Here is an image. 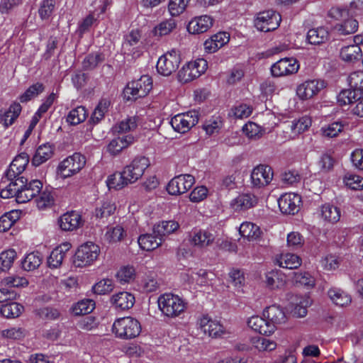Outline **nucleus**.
Returning a JSON list of instances; mask_svg holds the SVG:
<instances>
[{"label":"nucleus","mask_w":363,"mask_h":363,"mask_svg":"<svg viewBox=\"0 0 363 363\" xmlns=\"http://www.w3.org/2000/svg\"><path fill=\"white\" fill-rule=\"evenodd\" d=\"M157 303L162 313L169 318L180 315L185 311L187 305L182 298L172 293L160 295Z\"/></svg>","instance_id":"1"},{"label":"nucleus","mask_w":363,"mask_h":363,"mask_svg":"<svg viewBox=\"0 0 363 363\" xmlns=\"http://www.w3.org/2000/svg\"><path fill=\"white\" fill-rule=\"evenodd\" d=\"M85 164V157L79 152H75L58 164L56 173L62 179L70 178L79 173Z\"/></svg>","instance_id":"2"},{"label":"nucleus","mask_w":363,"mask_h":363,"mask_svg":"<svg viewBox=\"0 0 363 363\" xmlns=\"http://www.w3.org/2000/svg\"><path fill=\"white\" fill-rule=\"evenodd\" d=\"M99 254V246L92 242H87L77 250L73 264L77 267L90 266L98 259Z\"/></svg>","instance_id":"3"},{"label":"nucleus","mask_w":363,"mask_h":363,"mask_svg":"<svg viewBox=\"0 0 363 363\" xmlns=\"http://www.w3.org/2000/svg\"><path fill=\"white\" fill-rule=\"evenodd\" d=\"M152 88V80L149 75H143L139 79L129 82L123 90L124 97L130 100L145 96Z\"/></svg>","instance_id":"4"},{"label":"nucleus","mask_w":363,"mask_h":363,"mask_svg":"<svg viewBox=\"0 0 363 363\" xmlns=\"http://www.w3.org/2000/svg\"><path fill=\"white\" fill-rule=\"evenodd\" d=\"M207 68L208 62L203 58L189 62L179 71L178 80L184 84L189 82L200 77L206 71Z\"/></svg>","instance_id":"5"},{"label":"nucleus","mask_w":363,"mask_h":363,"mask_svg":"<svg viewBox=\"0 0 363 363\" xmlns=\"http://www.w3.org/2000/svg\"><path fill=\"white\" fill-rule=\"evenodd\" d=\"M150 164V162L147 157L140 156L135 157L128 165H126L122 172L123 179L128 183V185L133 184L140 179Z\"/></svg>","instance_id":"6"},{"label":"nucleus","mask_w":363,"mask_h":363,"mask_svg":"<svg viewBox=\"0 0 363 363\" xmlns=\"http://www.w3.org/2000/svg\"><path fill=\"white\" fill-rule=\"evenodd\" d=\"M113 332L121 338H133L141 331L138 319H116L113 324Z\"/></svg>","instance_id":"7"},{"label":"nucleus","mask_w":363,"mask_h":363,"mask_svg":"<svg viewBox=\"0 0 363 363\" xmlns=\"http://www.w3.org/2000/svg\"><path fill=\"white\" fill-rule=\"evenodd\" d=\"M181 56L178 50L172 49L162 55L157 60V70L163 76H169L179 67Z\"/></svg>","instance_id":"8"},{"label":"nucleus","mask_w":363,"mask_h":363,"mask_svg":"<svg viewBox=\"0 0 363 363\" xmlns=\"http://www.w3.org/2000/svg\"><path fill=\"white\" fill-rule=\"evenodd\" d=\"M198 121L199 116L197 112L189 111L173 116L171 118L170 124L176 132L186 133L196 125Z\"/></svg>","instance_id":"9"},{"label":"nucleus","mask_w":363,"mask_h":363,"mask_svg":"<svg viewBox=\"0 0 363 363\" xmlns=\"http://www.w3.org/2000/svg\"><path fill=\"white\" fill-rule=\"evenodd\" d=\"M326 86L327 82L323 79H308L297 86L296 95L302 101L308 100L316 96Z\"/></svg>","instance_id":"10"},{"label":"nucleus","mask_w":363,"mask_h":363,"mask_svg":"<svg viewBox=\"0 0 363 363\" xmlns=\"http://www.w3.org/2000/svg\"><path fill=\"white\" fill-rule=\"evenodd\" d=\"M19 191L17 195V202L24 203L38 195L42 190L43 184L40 180L34 179L27 183L24 177H20Z\"/></svg>","instance_id":"11"},{"label":"nucleus","mask_w":363,"mask_h":363,"mask_svg":"<svg viewBox=\"0 0 363 363\" xmlns=\"http://www.w3.org/2000/svg\"><path fill=\"white\" fill-rule=\"evenodd\" d=\"M281 22V16L273 10H267L257 14L255 20V27L264 32L277 29Z\"/></svg>","instance_id":"12"},{"label":"nucleus","mask_w":363,"mask_h":363,"mask_svg":"<svg viewBox=\"0 0 363 363\" xmlns=\"http://www.w3.org/2000/svg\"><path fill=\"white\" fill-rule=\"evenodd\" d=\"M194 183L195 179L192 175L180 174L169 182L167 191L171 195H181L187 192Z\"/></svg>","instance_id":"13"},{"label":"nucleus","mask_w":363,"mask_h":363,"mask_svg":"<svg viewBox=\"0 0 363 363\" xmlns=\"http://www.w3.org/2000/svg\"><path fill=\"white\" fill-rule=\"evenodd\" d=\"M216 238V232L212 229H199L191 233L189 241L192 246L204 249L213 245Z\"/></svg>","instance_id":"14"},{"label":"nucleus","mask_w":363,"mask_h":363,"mask_svg":"<svg viewBox=\"0 0 363 363\" xmlns=\"http://www.w3.org/2000/svg\"><path fill=\"white\" fill-rule=\"evenodd\" d=\"M299 65L293 57H286L275 62L271 67V72L274 77H283L298 72Z\"/></svg>","instance_id":"15"},{"label":"nucleus","mask_w":363,"mask_h":363,"mask_svg":"<svg viewBox=\"0 0 363 363\" xmlns=\"http://www.w3.org/2000/svg\"><path fill=\"white\" fill-rule=\"evenodd\" d=\"M301 202V196L294 193L284 194L278 200L280 211L283 213L291 215L299 211Z\"/></svg>","instance_id":"16"},{"label":"nucleus","mask_w":363,"mask_h":363,"mask_svg":"<svg viewBox=\"0 0 363 363\" xmlns=\"http://www.w3.org/2000/svg\"><path fill=\"white\" fill-rule=\"evenodd\" d=\"M273 178V171L269 166L260 164L255 167L251 173L252 184L255 187L267 186Z\"/></svg>","instance_id":"17"},{"label":"nucleus","mask_w":363,"mask_h":363,"mask_svg":"<svg viewBox=\"0 0 363 363\" xmlns=\"http://www.w3.org/2000/svg\"><path fill=\"white\" fill-rule=\"evenodd\" d=\"M57 223L62 230L73 231L83 225V220L79 212L72 211L62 214Z\"/></svg>","instance_id":"18"},{"label":"nucleus","mask_w":363,"mask_h":363,"mask_svg":"<svg viewBox=\"0 0 363 363\" xmlns=\"http://www.w3.org/2000/svg\"><path fill=\"white\" fill-rule=\"evenodd\" d=\"M311 125V119L308 116L294 119L287 125L286 131H284L286 135L284 138L286 140H293L307 130Z\"/></svg>","instance_id":"19"},{"label":"nucleus","mask_w":363,"mask_h":363,"mask_svg":"<svg viewBox=\"0 0 363 363\" xmlns=\"http://www.w3.org/2000/svg\"><path fill=\"white\" fill-rule=\"evenodd\" d=\"M258 203V198L252 193H242L230 202L231 208L237 212L247 211L254 208Z\"/></svg>","instance_id":"20"},{"label":"nucleus","mask_w":363,"mask_h":363,"mask_svg":"<svg viewBox=\"0 0 363 363\" xmlns=\"http://www.w3.org/2000/svg\"><path fill=\"white\" fill-rule=\"evenodd\" d=\"M29 162L26 153H21L17 155L11 163L5 174L7 179H14L21 177L20 174L25 170Z\"/></svg>","instance_id":"21"},{"label":"nucleus","mask_w":363,"mask_h":363,"mask_svg":"<svg viewBox=\"0 0 363 363\" xmlns=\"http://www.w3.org/2000/svg\"><path fill=\"white\" fill-rule=\"evenodd\" d=\"M111 303L115 309L123 311L131 308L135 303V296L127 291H121L111 297Z\"/></svg>","instance_id":"22"},{"label":"nucleus","mask_w":363,"mask_h":363,"mask_svg":"<svg viewBox=\"0 0 363 363\" xmlns=\"http://www.w3.org/2000/svg\"><path fill=\"white\" fill-rule=\"evenodd\" d=\"M70 247V243L65 242L53 249L48 257V266L52 269L59 268L62 265L66 254Z\"/></svg>","instance_id":"23"},{"label":"nucleus","mask_w":363,"mask_h":363,"mask_svg":"<svg viewBox=\"0 0 363 363\" xmlns=\"http://www.w3.org/2000/svg\"><path fill=\"white\" fill-rule=\"evenodd\" d=\"M213 18L208 15L195 17L189 23L187 30L193 34L203 33L213 26Z\"/></svg>","instance_id":"24"},{"label":"nucleus","mask_w":363,"mask_h":363,"mask_svg":"<svg viewBox=\"0 0 363 363\" xmlns=\"http://www.w3.org/2000/svg\"><path fill=\"white\" fill-rule=\"evenodd\" d=\"M54 152L55 146L52 144L46 143L40 145L32 158V164L35 167L41 165L52 157Z\"/></svg>","instance_id":"25"},{"label":"nucleus","mask_w":363,"mask_h":363,"mask_svg":"<svg viewBox=\"0 0 363 363\" xmlns=\"http://www.w3.org/2000/svg\"><path fill=\"white\" fill-rule=\"evenodd\" d=\"M247 325L264 335H270L276 329L273 319H248Z\"/></svg>","instance_id":"26"},{"label":"nucleus","mask_w":363,"mask_h":363,"mask_svg":"<svg viewBox=\"0 0 363 363\" xmlns=\"http://www.w3.org/2000/svg\"><path fill=\"white\" fill-rule=\"evenodd\" d=\"M19 180L20 177L14 179H7L5 174L0 184V196L2 199L15 197L16 201H17V195L19 191Z\"/></svg>","instance_id":"27"},{"label":"nucleus","mask_w":363,"mask_h":363,"mask_svg":"<svg viewBox=\"0 0 363 363\" xmlns=\"http://www.w3.org/2000/svg\"><path fill=\"white\" fill-rule=\"evenodd\" d=\"M200 326L204 333L211 337H220L225 332V328L218 319H201Z\"/></svg>","instance_id":"28"},{"label":"nucleus","mask_w":363,"mask_h":363,"mask_svg":"<svg viewBox=\"0 0 363 363\" xmlns=\"http://www.w3.org/2000/svg\"><path fill=\"white\" fill-rule=\"evenodd\" d=\"M275 262L280 267L293 269L301 265V258L291 252H282L276 256Z\"/></svg>","instance_id":"29"},{"label":"nucleus","mask_w":363,"mask_h":363,"mask_svg":"<svg viewBox=\"0 0 363 363\" xmlns=\"http://www.w3.org/2000/svg\"><path fill=\"white\" fill-rule=\"evenodd\" d=\"M134 141L132 135L118 137L109 142L106 146L107 152L111 155H118L123 149L128 147Z\"/></svg>","instance_id":"30"},{"label":"nucleus","mask_w":363,"mask_h":363,"mask_svg":"<svg viewBox=\"0 0 363 363\" xmlns=\"http://www.w3.org/2000/svg\"><path fill=\"white\" fill-rule=\"evenodd\" d=\"M319 216L325 222L335 223L340 220L341 213L338 207L328 203L320 207Z\"/></svg>","instance_id":"31"},{"label":"nucleus","mask_w":363,"mask_h":363,"mask_svg":"<svg viewBox=\"0 0 363 363\" xmlns=\"http://www.w3.org/2000/svg\"><path fill=\"white\" fill-rule=\"evenodd\" d=\"M360 43L343 46L340 50V57L345 62H354L362 58V51Z\"/></svg>","instance_id":"32"},{"label":"nucleus","mask_w":363,"mask_h":363,"mask_svg":"<svg viewBox=\"0 0 363 363\" xmlns=\"http://www.w3.org/2000/svg\"><path fill=\"white\" fill-rule=\"evenodd\" d=\"M138 242L141 249L146 251L153 250L161 245L162 238L157 234H143L138 239Z\"/></svg>","instance_id":"33"},{"label":"nucleus","mask_w":363,"mask_h":363,"mask_svg":"<svg viewBox=\"0 0 363 363\" xmlns=\"http://www.w3.org/2000/svg\"><path fill=\"white\" fill-rule=\"evenodd\" d=\"M43 262V255L38 251L31 252L26 255L22 260V268L28 272L37 269Z\"/></svg>","instance_id":"34"},{"label":"nucleus","mask_w":363,"mask_h":363,"mask_svg":"<svg viewBox=\"0 0 363 363\" xmlns=\"http://www.w3.org/2000/svg\"><path fill=\"white\" fill-rule=\"evenodd\" d=\"M239 233L242 237L247 238L248 240H255L261 235L259 227L249 221H245L240 224Z\"/></svg>","instance_id":"35"},{"label":"nucleus","mask_w":363,"mask_h":363,"mask_svg":"<svg viewBox=\"0 0 363 363\" xmlns=\"http://www.w3.org/2000/svg\"><path fill=\"white\" fill-rule=\"evenodd\" d=\"M116 209V204L112 201L106 199L96 207L94 216L100 220H106L115 213Z\"/></svg>","instance_id":"36"},{"label":"nucleus","mask_w":363,"mask_h":363,"mask_svg":"<svg viewBox=\"0 0 363 363\" xmlns=\"http://www.w3.org/2000/svg\"><path fill=\"white\" fill-rule=\"evenodd\" d=\"M266 284L272 289H281L286 284L285 275L279 270H272L266 274Z\"/></svg>","instance_id":"37"},{"label":"nucleus","mask_w":363,"mask_h":363,"mask_svg":"<svg viewBox=\"0 0 363 363\" xmlns=\"http://www.w3.org/2000/svg\"><path fill=\"white\" fill-rule=\"evenodd\" d=\"M363 96V91H358L356 89H350L341 91L337 96V101L339 105L345 106L347 104H354L357 99Z\"/></svg>","instance_id":"38"},{"label":"nucleus","mask_w":363,"mask_h":363,"mask_svg":"<svg viewBox=\"0 0 363 363\" xmlns=\"http://www.w3.org/2000/svg\"><path fill=\"white\" fill-rule=\"evenodd\" d=\"M328 36V31L323 27H319L309 30L306 39L310 44L320 45L326 42Z\"/></svg>","instance_id":"39"},{"label":"nucleus","mask_w":363,"mask_h":363,"mask_svg":"<svg viewBox=\"0 0 363 363\" xmlns=\"http://www.w3.org/2000/svg\"><path fill=\"white\" fill-rule=\"evenodd\" d=\"M21 106L19 103L14 102L10 105L7 111L2 112L1 121L5 128L11 125L21 112Z\"/></svg>","instance_id":"40"},{"label":"nucleus","mask_w":363,"mask_h":363,"mask_svg":"<svg viewBox=\"0 0 363 363\" xmlns=\"http://www.w3.org/2000/svg\"><path fill=\"white\" fill-rule=\"evenodd\" d=\"M328 294L333 303L340 307L346 306L352 301L350 295L340 289H330Z\"/></svg>","instance_id":"41"},{"label":"nucleus","mask_w":363,"mask_h":363,"mask_svg":"<svg viewBox=\"0 0 363 363\" xmlns=\"http://www.w3.org/2000/svg\"><path fill=\"white\" fill-rule=\"evenodd\" d=\"M294 283L298 286L311 289L315 286V279L308 272H295L293 277Z\"/></svg>","instance_id":"42"},{"label":"nucleus","mask_w":363,"mask_h":363,"mask_svg":"<svg viewBox=\"0 0 363 363\" xmlns=\"http://www.w3.org/2000/svg\"><path fill=\"white\" fill-rule=\"evenodd\" d=\"M179 228V224L175 220H164L154 227V233L157 234L162 238L163 236L169 235Z\"/></svg>","instance_id":"43"},{"label":"nucleus","mask_w":363,"mask_h":363,"mask_svg":"<svg viewBox=\"0 0 363 363\" xmlns=\"http://www.w3.org/2000/svg\"><path fill=\"white\" fill-rule=\"evenodd\" d=\"M35 202L38 208L40 210L50 208L55 203L53 192L48 189H44L40 192Z\"/></svg>","instance_id":"44"},{"label":"nucleus","mask_w":363,"mask_h":363,"mask_svg":"<svg viewBox=\"0 0 363 363\" xmlns=\"http://www.w3.org/2000/svg\"><path fill=\"white\" fill-rule=\"evenodd\" d=\"M23 311V306L16 302L4 304L0 308V314L4 318H18Z\"/></svg>","instance_id":"45"},{"label":"nucleus","mask_w":363,"mask_h":363,"mask_svg":"<svg viewBox=\"0 0 363 363\" xmlns=\"http://www.w3.org/2000/svg\"><path fill=\"white\" fill-rule=\"evenodd\" d=\"M95 308V302L91 299H84L77 302L72 307L74 315H85L93 311Z\"/></svg>","instance_id":"46"},{"label":"nucleus","mask_w":363,"mask_h":363,"mask_svg":"<svg viewBox=\"0 0 363 363\" xmlns=\"http://www.w3.org/2000/svg\"><path fill=\"white\" fill-rule=\"evenodd\" d=\"M20 213L18 211H11L4 213L0 217V232H6L19 219Z\"/></svg>","instance_id":"47"},{"label":"nucleus","mask_w":363,"mask_h":363,"mask_svg":"<svg viewBox=\"0 0 363 363\" xmlns=\"http://www.w3.org/2000/svg\"><path fill=\"white\" fill-rule=\"evenodd\" d=\"M358 22L349 14V17L345 18L337 26V30L342 35H349L355 33L358 29Z\"/></svg>","instance_id":"48"},{"label":"nucleus","mask_w":363,"mask_h":363,"mask_svg":"<svg viewBox=\"0 0 363 363\" xmlns=\"http://www.w3.org/2000/svg\"><path fill=\"white\" fill-rule=\"evenodd\" d=\"M87 111L82 106H77L69 111L67 116V122L71 125H78L85 121Z\"/></svg>","instance_id":"49"},{"label":"nucleus","mask_w":363,"mask_h":363,"mask_svg":"<svg viewBox=\"0 0 363 363\" xmlns=\"http://www.w3.org/2000/svg\"><path fill=\"white\" fill-rule=\"evenodd\" d=\"M345 124L341 121H335L321 127L320 132L323 137H337L343 130Z\"/></svg>","instance_id":"50"},{"label":"nucleus","mask_w":363,"mask_h":363,"mask_svg":"<svg viewBox=\"0 0 363 363\" xmlns=\"http://www.w3.org/2000/svg\"><path fill=\"white\" fill-rule=\"evenodd\" d=\"M16 257L17 254L13 249L1 252L0 254V269L1 271L9 270L12 267Z\"/></svg>","instance_id":"51"},{"label":"nucleus","mask_w":363,"mask_h":363,"mask_svg":"<svg viewBox=\"0 0 363 363\" xmlns=\"http://www.w3.org/2000/svg\"><path fill=\"white\" fill-rule=\"evenodd\" d=\"M343 183L352 190H363V177L359 175L347 173L343 177Z\"/></svg>","instance_id":"52"},{"label":"nucleus","mask_w":363,"mask_h":363,"mask_svg":"<svg viewBox=\"0 0 363 363\" xmlns=\"http://www.w3.org/2000/svg\"><path fill=\"white\" fill-rule=\"evenodd\" d=\"M110 104V101L106 99H103L99 102L90 118L93 123H98L104 118L105 113L108 111Z\"/></svg>","instance_id":"53"},{"label":"nucleus","mask_w":363,"mask_h":363,"mask_svg":"<svg viewBox=\"0 0 363 363\" xmlns=\"http://www.w3.org/2000/svg\"><path fill=\"white\" fill-rule=\"evenodd\" d=\"M137 127V121L135 117H130L122 120L113 127L115 133H125L134 130Z\"/></svg>","instance_id":"54"},{"label":"nucleus","mask_w":363,"mask_h":363,"mask_svg":"<svg viewBox=\"0 0 363 363\" xmlns=\"http://www.w3.org/2000/svg\"><path fill=\"white\" fill-rule=\"evenodd\" d=\"M108 189L119 190L128 186V183L123 179L122 171L119 173H115L108 177L106 181Z\"/></svg>","instance_id":"55"},{"label":"nucleus","mask_w":363,"mask_h":363,"mask_svg":"<svg viewBox=\"0 0 363 363\" xmlns=\"http://www.w3.org/2000/svg\"><path fill=\"white\" fill-rule=\"evenodd\" d=\"M160 286L157 276L154 274H147L141 281L140 287L146 293L156 291Z\"/></svg>","instance_id":"56"},{"label":"nucleus","mask_w":363,"mask_h":363,"mask_svg":"<svg viewBox=\"0 0 363 363\" xmlns=\"http://www.w3.org/2000/svg\"><path fill=\"white\" fill-rule=\"evenodd\" d=\"M125 232L121 225L108 228L105 233V239L110 243L120 242L124 238Z\"/></svg>","instance_id":"57"},{"label":"nucleus","mask_w":363,"mask_h":363,"mask_svg":"<svg viewBox=\"0 0 363 363\" xmlns=\"http://www.w3.org/2000/svg\"><path fill=\"white\" fill-rule=\"evenodd\" d=\"M312 303V300L308 296L302 298L291 312L292 318H304L307 315V308Z\"/></svg>","instance_id":"58"},{"label":"nucleus","mask_w":363,"mask_h":363,"mask_svg":"<svg viewBox=\"0 0 363 363\" xmlns=\"http://www.w3.org/2000/svg\"><path fill=\"white\" fill-rule=\"evenodd\" d=\"M44 91V85L42 83L37 82L29 86L26 91L20 96V101L22 103L27 102L30 99L38 96Z\"/></svg>","instance_id":"59"},{"label":"nucleus","mask_w":363,"mask_h":363,"mask_svg":"<svg viewBox=\"0 0 363 363\" xmlns=\"http://www.w3.org/2000/svg\"><path fill=\"white\" fill-rule=\"evenodd\" d=\"M113 289L114 283L111 279H103L96 283L92 287L94 293L99 295L109 294Z\"/></svg>","instance_id":"60"},{"label":"nucleus","mask_w":363,"mask_h":363,"mask_svg":"<svg viewBox=\"0 0 363 363\" xmlns=\"http://www.w3.org/2000/svg\"><path fill=\"white\" fill-rule=\"evenodd\" d=\"M253 108L250 105L240 104L234 106L230 112V115L238 119H243L249 117L252 113Z\"/></svg>","instance_id":"61"},{"label":"nucleus","mask_w":363,"mask_h":363,"mask_svg":"<svg viewBox=\"0 0 363 363\" xmlns=\"http://www.w3.org/2000/svg\"><path fill=\"white\" fill-rule=\"evenodd\" d=\"M252 344L259 352H270L277 347V343L274 341L264 337L252 338Z\"/></svg>","instance_id":"62"},{"label":"nucleus","mask_w":363,"mask_h":363,"mask_svg":"<svg viewBox=\"0 0 363 363\" xmlns=\"http://www.w3.org/2000/svg\"><path fill=\"white\" fill-rule=\"evenodd\" d=\"M304 244V239L300 233L293 231L286 237V245L292 250L300 249Z\"/></svg>","instance_id":"63"},{"label":"nucleus","mask_w":363,"mask_h":363,"mask_svg":"<svg viewBox=\"0 0 363 363\" xmlns=\"http://www.w3.org/2000/svg\"><path fill=\"white\" fill-rule=\"evenodd\" d=\"M223 122L221 118L218 116H212L210 119L207 120L203 125V128L208 135H212L218 133L222 127Z\"/></svg>","instance_id":"64"}]
</instances>
